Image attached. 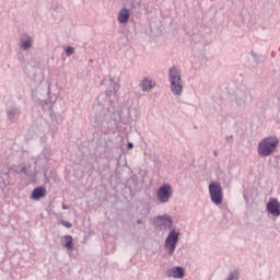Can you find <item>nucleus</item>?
I'll return each instance as SVG.
<instances>
[{
    "instance_id": "obj_1",
    "label": "nucleus",
    "mask_w": 280,
    "mask_h": 280,
    "mask_svg": "<svg viewBox=\"0 0 280 280\" xmlns=\"http://www.w3.org/2000/svg\"><path fill=\"white\" fill-rule=\"evenodd\" d=\"M279 145L278 137H268L258 143V154L262 158L270 156Z\"/></svg>"
},
{
    "instance_id": "obj_2",
    "label": "nucleus",
    "mask_w": 280,
    "mask_h": 280,
    "mask_svg": "<svg viewBox=\"0 0 280 280\" xmlns=\"http://www.w3.org/2000/svg\"><path fill=\"white\" fill-rule=\"evenodd\" d=\"M168 78L171 82V91L173 95H183V80L180 79V70H177L175 66L170 69Z\"/></svg>"
},
{
    "instance_id": "obj_3",
    "label": "nucleus",
    "mask_w": 280,
    "mask_h": 280,
    "mask_svg": "<svg viewBox=\"0 0 280 280\" xmlns=\"http://www.w3.org/2000/svg\"><path fill=\"white\" fill-rule=\"evenodd\" d=\"M209 194L212 202L220 207L222 205V200H224V194L222 192V186L218 182H212L209 185Z\"/></svg>"
},
{
    "instance_id": "obj_4",
    "label": "nucleus",
    "mask_w": 280,
    "mask_h": 280,
    "mask_svg": "<svg viewBox=\"0 0 280 280\" xmlns=\"http://www.w3.org/2000/svg\"><path fill=\"white\" fill-rule=\"evenodd\" d=\"M173 194L174 190L172 189V185L164 184L158 189L156 198L159 202H162L164 205L165 202H170V198Z\"/></svg>"
},
{
    "instance_id": "obj_5",
    "label": "nucleus",
    "mask_w": 280,
    "mask_h": 280,
    "mask_svg": "<svg viewBox=\"0 0 280 280\" xmlns=\"http://www.w3.org/2000/svg\"><path fill=\"white\" fill-rule=\"evenodd\" d=\"M178 233L176 231H171L165 240V248L168 250L170 255H174L176 250V244H178Z\"/></svg>"
},
{
    "instance_id": "obj_6",
    "label": "nucleus",
    "mask_w": 280,
    "mask_h": 280,
    "mask_svg": "<svg viewBox=\"0 0 280 280\" xmlns=\"http://www.w3.org/2000/svg\"><path fill=\"white\" fill-rule=\"evenodd\" d=\"M267 211L271 213L275 218L280 215V202L276 198H271L267 203Z\"/></svg>"
},
{
    "instance_id": "obj_7",
    "label": "nucleus",
    "mask_w": 280,
    "mask_h": 280,
    "mask_svg": "<svg viewBox=\"0 0 280 280\" xmlns=\"http://www.w3.org/2000/svg\"><path fill=\"white\" fill-rule=\"evenodd\" d=\"M155 223L158 224V226H160V229H163L164 231L167 229H172L173 224L172 218H170V215L167 214L155 218Z\"/></svg>"
},
{
    "instance_id": "obj_8",
    "label": "nucleus",
    "mask_w": 280,
    "mask_h": 280,
    "mask_svg": "<svg viewBox=\"0 0 280 280\" xmlns=\"http://www.w3.org/2000/svg\"><path fill=\"white\" fill-rule=\"evenodd\" d=\"M167 277H173V279H183L185 277V270L182 267H174L166 271Z\"/></svg>"
},
{
    "instance_id": "obj_9",
    "label": "nucleus",
    "mask_w": 280,
    "mask_h": 280,
    "mask_svg": "<svg viewBox=\"0 0 280 280\" xmlns=\"http://www.w3.org/2000/svg\"><path fill=\"white\" fill-rule=\"evenodd\" d=\"M47 196V189L45 187H36L32 195L31 198L32 200H40V198H45Z\"/></svg>"
},
{
    "instance_id": "obj_10",
    "label": "nucleus",
    "mask_w": 280,
    "mask_h": 280,
    "mask_svg": "<svg viewBox=\"0 0 280 280\" xmlns=\"http://www.w3.org/2000/svg\"><path fill=\"white\" fill-rule=\"evenodd\" d=\"M61 246L67 248V250H73V236L65 235L61 237Z\"/></svg>"
},
{
    "instance_id": "obj_11",
    "label": "nucleus",
    "mask_w": 280,
    "mask_h": 280,
    "mask_svg": "<svg viewBox=\"0 0 280 280\" xmlns=\"http://www.w3.org/2000/svg\"><path fill=\"white\" fill-rule=\"evenodd\" d=\"M154 86H156V82H154L152 79H149V78H145L140 83V88L142 89V91H152Z\"/></svg>"
},
{
    "instance_id": "obj_12",
    "label": "nucleus",
    "mask_w": 280,
    "mask_h": 280,
    "mask_svg": "<svg viewBox=\"0 0 280 280\" xmlns=\"http://www.w3.org/2000/svg\"><path fill=\"white\" fill-rule=\"evenodd\" d=\"M130 20V11L128 9H121L118 13L119 23H128Z\"/></svg>"
},
{
    "instance_id": "obj_13",
    "label": "nucleus",
    "mask_w": 280,
    "mask_h": 280,
    "mask_svg": "<svg viewBox=\"0 0 280 280\" xmlns=\"http://www.w3.org/2000/svg\"><path fill=\"white\" fill-rule=\"evenodd\" d=\"M32 37H26V39L21 40L20 47L24 50H27L30 47H32Z\"/></svg>"
},
{
    "instance_id": "obj_14",
    "label": "nucleus",
    "mask_w": 280,
    "mask_h": 280,
    "mask_svg": "<svg viewBox=\"0 0 280 280\" xmlns=\"http://www.w3.org/2000/svg\"><path fill=\"white\" fill-rule=\"evenodd\" d=\"M74 51H75V49L73 47H71V46H68L66 48L67 56H73Z\"/></svg>"
},
{
    "instance_id": "obj_15",
    "label": "nucleus",
    "mask_w": 280,
    "mask_h": 280,
    "mask_svg": "<svg viewBox=\"0 0 280 280\" xmlns=\"http://www.w3.org/2000/svg\"><path fill=\"white\" fill-rule=\"evenodd\" d=\"M62 225L66 226V229H71L72 224L69 221H62Z\"/></svg>"
},
{
    "instance_id": "obj_16",
    "label": "nucleus",
    "mask_w": 280,
    "mask_h": 280,
    "mask_svg": "<svg viewBox=\"0 0 280 280\" xmlns=\"http://www.w3.org/2000/svg\"><path fill=\"white\" fill-rule=\"evenodd\" d=\"M127 145H128V149H129V150H132V148H135V145L132 144V142H129Z\"/></svg>"
},
{
    "instance_id": "obj_17",
    "label": "nucleus",
    "mask_w": 280,
    "mask_h": 280,
    "mask_svg": "<svg viewBox=\"0 0 280 280\" xmlns=\"http://www.w3.org/2000/svg\"><path fill=\"white\" fill-rule=\"evenodd\" d=\"M62 209H63V210H67V209H69V206L62 203Z\"/></svg>"
},
{
    "instance_id": "obj_18",
    "label": "nucleus",
    "mask_w": 280,
    "mask_h": 280,
    "mask_svg": "<svg viewBox=\"0 0 280 280\" xmlns=\"http://www.w3.org/2000/svg\"><path fill=\"white\" fill-rule=\"evenodd\" d=\"M214 156H218V151H214Z\"/></svg>"
},
{
    "instance_id": "obj_19",
    "label": "nucleus",
    "mask_w": 280,
    "mask_h": 280,
    "mask_svg": "<svg viewBox=\"0 0 280 280\" xmlns=\"http://www.w3.org/2000/svg\"><path fill=\"white\" fill-rule=\"evenodd\" d=\"M137 222H138V224H141V220H138Z\"/></svg>"
},
{
    "instance_id": "obj_20",
    "label": "nucleus",
    "mask_w": 280,
    "mask_h": 280,
    "mask_svg": "<svg viewBox=\"0 0 280 280\" xmlns=\"http://www.w3.org/2000/svg\"><path fill=\"white\" fill-rule=\"evenodd\" d=\"M25 170H26V168H25V167H23V168H22V172H25Z\"/></svg>"
}]
</instances>
